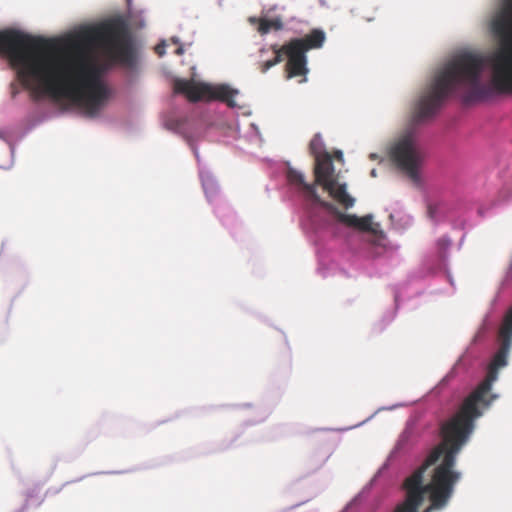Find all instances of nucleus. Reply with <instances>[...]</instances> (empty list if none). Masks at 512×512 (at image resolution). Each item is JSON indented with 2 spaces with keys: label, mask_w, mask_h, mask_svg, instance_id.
Listing matches in <instances>:
<instances>
[{
  "label": "nucleus",
  "mask_w": 512,
  "mask_h": 512,
  "mask_svg": "<svg viewBox=\"0 0 512 512\" xmlns=\"http://www.w3.org/2000/svg\"><path fill=\"white\" fill-rule=\"evenodd\" d=\"M391 409H393V407H389V408L382 407V408L378 409L376 411V413H379V412H382V411H386V410H391Z\"/></svg>",
  "instance_id": "nucleus-20"
},
{
  "label": "nucleus",
  "mask_w": 512,
  "mask_h": 512,
  "mask_svg": "<svg viewBox=\"0 0 512 512\" xmlns=\"http://www.w3.org/2000/svg\"><path fill=\"white\" fill-rule=\"evenodd\" d=\"M360 495L356 496L354 499H352L345 507V509L342 512H347L349 509H351L359 500Z\"/></svg>",
  "instance_id": "nucleus-16"
},
{
  "label": "nucleus",
  "mask_w": 512,
  "mask_h": 512,
  "mask_svg": "<svg viewBox=\"0 0 512 512\" xmlns=\"http://www.w3.org/2000/svg\"><path fill=\"white\" fill-rule=\"evenodd\" d=\"M320 145H321V139H320V136H319V135H315V136L313 137V139L311 140L310 145H309L310 150H311V153H312L313 155H315V157H316L317 155H322V154L319 152V150H320Z\"/></svg>",
  "instance_id": "nucleus-13"
},
{
  "label": "nucleus",
  "mask_w": 512,
  "mask_h": 512,
  "mask_svg": "<svg viewBox=\"0 0 512 512\" xmlns=\"http://www.w3.org/2000/svg\"><path fill=\"white\" fill-rule=\"evenodd\" d=\"M438 212V205L436 204H429L427 208V215L431 220H436Z\"/></svg>",
  "instance_id": "nucleus-15"
},
{
  "label": "nucleus",
  "mask_w": 512,
  "mask_h": 512,
  "mask_svg": "<svg viewBox=\"0 0 512 512\" xmlns=\"http://www.w3.org/2000/svg\"><path fill=\"white\" fill-rule=\"evenodd\" d=\"M28 506H29V499H26L24 505L16 512H27Z\"/></svg>",
  "instance_id": "nucleus-18"
},
{
  "label": "nucleus",
  "mask_w": 512,
  "mask_h": 512,
  "mask_svg": "<svg viewBox=\"0 0 512 512\" xmlns=\"http://www.w3.org/2000/svg\"><path fill=\"white\" fill-rule=\"evenodd\" d=\"M365 422H361V423H358L356 425H353V426H350V427H347V428H343V429H340V431H347V430H350V429H353V428H356V427H359V426H362Z\"/></svg>",
  "instance_id": "nucleus-19"
},
{
  "label": "nucleus",
  "mask_w": 512,
  "mask_h": 512,
  "mask_svg": "<svg viewBox=\"0 0 512 512\" xmlns=\"http://www.w3.org/2000/svg\"><path fill=\"white\" fill-rule=\"evenodd\" d=\"M501 325L512 329V306L506 312Z\"/></svg>",
  "instance_id": "nucleus-14"
},
{
  "label": "nucleus",
  "mask_w": 512,
  "mask_h": 512,
  "mask_svg": "<svg viewBox=\"0 0 512 512\" xmlns=\"http://www.w3.org/2000/svg\"><path fill=\"white\" fill-rule=\"evenodd\" d=\"M272 49L275 53V56L273 59L264 61L260 64V70L262 73H266L270 68H272L273 66L280 63L283 60L282 47L278 48L277 45H273Z\"/></svg>",
  "instance_id": "nucleus-10"
},
{
  "label": "nucleus",
  "mask_w": 512,
  "mask_h": 512,
  "mask_svg": "<svg viewBox=\"0 0 512 512\" xmlns=\"http://www.w3.org/2000/svg\"><path fill=\"white\" fill-rule=\"evenodd\" d=\"M283 56L285 55L288 60L285 66L287 78L302 77L299 83L307 81L306 75L308 73L307 57L304 48L300 43L291 44L290 42L282 46Z\"/></svg>",
  "instance_id": "nucleus-7"
},
{
  "label": "nucleus",
  "mask_w": 512,
  "mask_h": 512,
  "mask_svg": "<svg viewBox=\"0 0 512 512\" xmlns=\"http://www.w3.org/2000/svg\"><path fill=\"white\" fill-rule=\"evenodd\" d=\"M183 52H184V50H183V48H182V47H179V48H177V50H176V53H177L178 55L183 54Z\"/></svg>",
  "instance_id": "nucleus-21"
},
{
  "label": "nucleus",
  "mask_w": 512,
  "mask_h": 512,
  "mask_svg": "<svg viewBox=\"0 0 512 512\" xmlns=\"http://www.w3.org/2000/svg\"><path fill=\"white\" fill-rule=\"evenodd\" d=\"M356 229H358L360 231H364V232H371V231H373V228H372V216L371 215H366V216H363V217H359Z\"/></svg>",
  "instance_id": "nucleus-12"
},
{
  "label": "nucleus",
  "mask_w": 512,
  "mask_h": 512,
  "mask_svg": "<svg viewBox=\"0 0 512 512\" xmlns=\"http://www.w3.org/2000/svg\"><path fill=\"white\" fill-rule=\"evenodd\" d=\"M155 50H156V53L159 56H162L165 53V46L164 45H157Z\"/></svg>",
  "instance_id": "nucleus-17"
},
{
  "label": "nucleus",
  "mask_w": 512,
  "mask_h": 512,
  "mask_svg": "<svg viewBox=\"0 0 512 512\" xmlns=\"http://www.w3.org/2000/svg\"><path fill=\"white\" fill-rule=\"evenodd\" d=\"M174 92L184 94L191 102L218 100L226 103L231 108L237 106L235 97L238 95V90L227 84L212 85L177 79L174 82Z\"/></svg>",
  "instance_id": "nucleus-3"
},
{
  "label": "nucleus",
  "mask_w": 512,
  "mask_h": 512,
  "mask_svg": "<svg viewBox=\"0 0 512 512\" xmlns=\"http://www.w3.org/2000/svg\"><path fill=\"white\" fill-rule=\"evenodd\" d=\"M491 29L499 39L500 47L488 56L487 61L480 54L465 52L447 62L420 97L415 108V122L433 117L457 89L478 91L485 62L491 68L495 87L501 92L512 93V0L501 1L492 18Z\"/></svg>",
  "instance_id": "nucleus-1"
},
{
  "label": "nucleus",
  "mask_w": 512,
  "mask_h": 512,
  "mask_svg": "<svg viewBox=\"0 0 512 512\" xmlns=\"http://www.w3.org/2000/svg\"><path fill=\"white\" fill-rule=\"evenodd\" d=\"M314 183L308 185L321 186L329 195L344 208L348 209L354 205V198L351 197L346 190V184L338 182V176L335 174V168L332 158L328 153L317 155L314 167Z\"/></svg>",
  "instance_id": "nucleus-4"
},
{
  "label": "nucleus",
  "mask_w": 512,
  "mask_h": 512,
  "mask_svg": "<svg viewBox=\"0 0 512 512\" xmlns=\"http://www.w3.org/2000/svg\"><path fill=\"white\" fill-rule=\"evenodd\" d=\"M390 156L393 162L407 175L416 180L418 177V167L421 163L422 155L417 147L416 139L412 133L403 135L391 148Z\"/></svg>",
  "instance_id": "nucleus-6"
},
{
  "label": "nucleus",
  "mask_w": 512,
  "mask_h": 512,
  "mask_svg": "<svg viewBox=\"0 0 512 512\" xmlns=\"http://www.w3.org/2000/svg\"><path fill=\"white\" fill-rule=\"evenodd\" d=\"M325 41V33L320 29H313L309 34L305 35L303 38H295L290 40L291 44H299L302 48H304V52L306 53L310 49H317L322 47Z\"/></svg>",
  "instance_id": "nucleus-8"
},
{
  "label": "nucleus",
  "mask_w": 512,
  "mask_h": 512,
  "mask_svg": "<svg viewBox=\"0 0 512 512\" xmlns=\"http://www.w3.org/2000/svg\"><path fill=\"white\" fill-rule=\"evenodd\" d=\"M286 178L288 183L293 186L307 202L312 205H320L333 214L339 222L349 227L357 228L359 217L353 214H345L339 211L332 203L322 200L315 191V185H308L305 180V175L301 171L293 167H288Z\"/></svg>",
  "instance_id": "nucleus-5"
},
{
  "label": "nucleus",
  "mask_w": 512,
  "mask_h": 512,
  "mask_svg": "<svg viewBox=\"0 0 512 512\" xmlns=\"http://www.w3.org/2000/svg\"><path fill=\"white\" fill-rule=\"evenodd\" d=\"M499 348L492 358L485 379L464 399L460 410L453 416H481L497 398L492 385L498 378L499 369L507 365L512 347V329L501 325L498 332Z\"/></svg>",
  "instance_id": "nucleus-2"
},
{
  "label": "nucleus",
  "mask_w": 512,
  "mask_h": 512,
  "mask_svg": "<svg viewBox=\"0 0 512 512\" xmlns=\"http://www.w3.org/2000/svg\"><path fill=\"white\" fill-rule=\"evenodd\" d=\"M414 426H415V420H410V421L407 422V425H406V428H405L404 432L402 433L400 439L398 440L395 448L390 452V454L388 456V459H387V462L379 470V473H381L384 469H386V467L388 466V462L393 460V458L397 455V453L401 449L403 443L405 441H407V439L411 435L412 429L414 428Z\"/></svg>",
  "instance_id": "nucleus-9"
},
{
  "label": "nucleus",
  "mask_w": 512,
  "mask_h": 512,
  "mask_svg": "<svg viewBox=\"0 0 512 512\" xmlns=\"http://www.w3.org/2000/svg\"><path fill=\"white\" fill-rule=\"evenodd\" d=\"M371 175H372L373 177H375V176H376V170H375V169H373V170L371 171Z\"/></svg>",
  "instance_id": "nucleus-22"
},
{
  "label": "nucleus",
  "mask_w": 512,
  "mask_h": 512,
  "mask_svg": "<svg viewBox=\"0 0 512 512\" xmlns=\"http://www.w3.org/2000/svg\"><path fill=\"white\" fill-rule=\"evenodd\" d=\"M282 28V22L278 19H262L259 23L258 31L261 34H267L271 29L279 30Z\"/></svg>",
  "instance_id": "nucleus-11"
}]
</instances>
